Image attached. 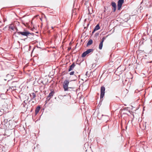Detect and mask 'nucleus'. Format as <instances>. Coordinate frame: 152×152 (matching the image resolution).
I'll return each mask as SVG.
<instances>
[{
    "label": "nucleus",
    "instance_id": "obj_1",
    "mask_svg": "<svg viewBox=\"0 0 152 152\" xmlns=\"http://www.w3.org/2000/svg\"><path fill=\"white\" fill-rule=\"evenodd\" d=\"M30 32L28 31H17V33H14V35L16 37H18L20 35L22 36H26L27 38L28 37V36H29Z\"/></svg>",
    "mask_w": 152,
    "mask_h": 152
},
{
    "label": "nucleus",
    "instance_id": "obj_2",
    "mask_svg": "<svg viewBox=\"0 0 152 152\" xmlns=\"http://www.w3.org/2000/svg\"><path fill=\"white\" fill-rule=\"evenodd\" d=\"M69 83V81L68 79H66L64 81L63 83V86L64 90L65 91H69V88H71L72 89L74 88V87H68Z\"/></svg>",
    "mask_w": 152,
    "mask_h": 152
},
{
    "label": "nucleus",
    "instance_id": "obj_3",
    "mask_svg": "<svg viewBox=\"0 0 152 152\" xmlns=\"http://www.w3.org/2000/svg\"><path fill=\"white\" fill-rule=\"evenodd\" d=\"M105 88L104 86H102L100 89V98L99 104L102 102L105 93Z\"/></svg>",
    "mask_w": 152,
    "mask_h": 152
},
{
    "label": "nucleus",
    "instance_id": "obj_4",
    "mask_svg": "<svg viewBox=\"0 0 152 152\" xmlns=\"http://www.w3.org/2000/svg\"><path fill=\"white\" fill-rule=\"evenodd\" d=\"M142 37L141 41L140 42V43H141V44H143L144 43L147 41L149 42H151V39H150L148 37L147 38L145 36H143Z\"/></svg>",
    "mask_w": 152,
    "mask_h": 152
},
{
    "label": "nucleus",
    "instance_id": "obj_5",
    "mask_svg": "<svg viewBox=\"0 0 152 152\" xmlns=\"http://www.w3.org/2000/svg\"><path fill=\"white\" fill-rule=\"evenodd\" d=\"M124 3V0H118V1L117 4V9L118 10H120Z\"/></svg>",
    "mask_w": 152,
    "mask_h": 152
},
{
    "label": "nucleus",
    "instance_id": "obj_6",
    "mask_svg": "<svg viewBox=\"0 0 152 152\" xmlns=\"http://www.w3.org/2000/svg\"><path fill=\"white\" fill-rule=\"evenodd\" d=\"M109 118L108 115H104L103 114L102 115L101 119L106 122L108 121Z\"/></svg>",
    "mask_w": 152,
    "mask_h": 152
},
{
    "label": "nucleus",
    "instance_id": "obj_7",
    "mask_svg": "<svg viewBox=\"0 0 152 152\" xmlns=\"http://www.w3.org/2000/svg\"><path fill=\"white\" fill-rule=\"evenodd\" d=\"M111 5L113 7L112 9L113 12H115L117 8V5L116 3L112 1L111 2Z\"/></svg>",
    "mask_w": 152,
    "mask_h": 152
},
{
    "label": "nucleus",
    "instance_id": "obj_8",
    "mask_svg": "<svg viewBox=\"0 0 152 152\" xmlns=\"http://www.w3.org/2000/svg\"><path fill=\"white\" fill-rule=\"evenodd\" d=\"M30 96L31 99V100L35 99L36 96V94L34 93H31L29 94Z\"/></svg>",
    "mask_w": 152,
    "mask_h": 152
},
{
    "label": "nucleus",
    "instance_id": "obj_9",
    "mask_svg": "<svg viewBox=\"0 0 152 152\" xmlns=\"http://www.w3.org/2000/svg\"><path fill=\"white\" fill-rule=\"evenodd\" d=\"M53 91H51L49 94L47 98V99L48 101H49L50 99L52 97L54 94Z\"/></svg>",
    "mask_w": 152,
    "mask_h": 152
},
{
    "label": "nucleus",
    "instance_id": "obj_10",
    "mask_svg": "<svg viewBox=\"0 0 152 152\" xmlns=\"http://www.w3.org/2000/svg\"><path fill=\"white\" fill-rule=\"evenodd\" d=\"M75 66V64L74 62H73L72 64L69 66L68 69V71L70 72L72 70Z\"/></svg>",
    "mask_w": 152,
    "mask_h": 152
},
{
    "label": "nucleus",
    "instance_id": "obj_11",
    "mask_svg": "<svg viewBox=\"0 0 152 152\" xmlns=\"http://www.w3.org/2000/svg\"><path fill=\"white\" fill-rule=\"evenodd\" d=\"M10 130H6L5 132L4 135V136H9L11 133L10 132Z\"/></svg>",
    "mask_w": 152,
    "mask_h": 152
},
{
    "label": "nucleus",
    "instance_id": "obj_12",
    "mask_svg": "<svg viewBox=\"0 0 152 152\" xmlns=\"http://www.w3.org/2000/svg\"><path fill=\"white\" fill-rule=\"evenodd\" d=\"M40 109V107L39 106H38L36 108L35 110V114L36 115L39 112Z\"/></svg>",
    "mask_w": 152,
    "mask_h": 152
},
{
    "label": "nucleus",
    "instance_id": "obj_13",
    "mask_svg": "<svg viewBox=\"0 0 152 152\" xmlns=\"http://www.w3.org/2000/svg\"><path fill=\"white\" fill-rule=\"evenodd\" d=\"M78 72H77L75 73V74L73 76V78L74 79L72 80V81H75L77 79V74H78Z\"/></svg>",
    "mask_w": 152,
    "mask_h": 152
},
{
    "label": "nucleus",
    "instance_id": "obj_14",
    "mask_svg": "<svg viewBox=\"0 0 152 152\" xmlns=\"http://www.w3.org/2000/svg\"><path fill=\"white\" fill-rule=\"evenodd\" d=\"M93 43V40L92 39H90L88 42L87 44V45H86V46H88L89 45H91L92 44V43Z\"/></svg>",
    "mask_w": 152,
    "mask_h": 152
},
{
    "label": "nucleus",
    "instance_id": "obj_15",
    "mask_svg": "<svg viewBox=\"0 0 152 152\" xmlns=\"http://www.w3.org/2000/svg\"><path fill=\"white\" fill-rule=\"evenodd\" d=\"M103 42H100L99 46V50H101L102 48Z\"/></svg>",
    "mask_w": 152,
    "mask_h": 152
},
{
    "label": "nucleus",
    "instance_id": "obj_16",
    "mask_svg": "<svg viewBox=\"0 0 152 152\" xmlns=\"http://www.w3.org/2000/svg\"><path fill=\"white\" fill-rule=\"evenodd\" d=\"M16 86H12L11 87H10L8 89H7V91L10 90V89H11L12 90H14L15 89V88Z\"/></svg>",
    "mask_w": 152,
    "mask_h": 152
},
{
    "label": "nucleus",
    "instance_id": "obj_17",
    "mask_svg": "<svg viewBox=\"0 0 152 152\" xmlns=\"http://www.w3.org/2000/svg\"><path fill=\"white\" fill-rule=\"evenodd\" d=\"M94 50L93 49H88L87 50H86V51L87 52V53H88V54L91 53V52H92Z\"/></svg>",
    "mask_w": 152,
    "mask_h": 152
},
{
    "label": "nucleus",
    "instance_id": "obj_18",
    "mask_svg": "<svg viewBox=\"0 0 152 152\" xmlns=\"http://www.w3.org/2000/svg\"><path fill=\"white\" fill-rule=\"evenodd\" d=\"M95 30H97L100 28L99 26V24H97L94 27Z\"/></svg>",
    "mask_w": 152,
    "mask_h": 152
},
{
    "label": "nucleus",
    "instance_id": "obj_19",
    "mask_svg": "<svg viewBox=\"0 0 152 152\" xmlns=\"http://www.w3.org/2000/svg\"><path fill=\"white\" fill-rule=\"evenodd\" d=\"M88 54L86 52V51H85V52H84L82 55V57H85Z\"/></svg>",
    "mask_w": 152,
    "mask_h": 152
},
{
    "label": "nucleus",
    "instance_id": "obj_20",
    "mask_svg": "<svg viewBox=\"0 0 152 152\" xmlns=\"http://www.w3.org/2000/svg\"><path fill=\"white\" fill-rule=\"evenodd\" d=\"M151 4L152 3L150 1H148V4H147L146 6L148 7H150L152 6Z\"/></svg>",
    "mask_w": 152,
    "mask_h": 152
},
{
    "label": "nucleus",
    "instance_id": "obj_21",
    "mask_svg": "<svg viewBox=\"0 0 152 152\" xmlns=\"http://www.w3.org/2000/svg\"><path fill=\"white\" fill-rule=\"evenodd\" d=\"M9 28L10 29H11L12 30H14V27L12 26H9Z\"/></svg>",
    "mask_w": 152,
    "mask_h": 152
},
{
    "label": "nucleus",
    "instance_id": "obj_22",
    "mask_svg": "<svg viewBox=\"0 0 152 152\" xmlns=\"http://www.w3.org/2000/svg\"><path fill=\"white\" fill-rule=\"evenodd\" d=\"M16 83H17V82L13 81L12 83V84L13 86H16V85L15 84Z\"/></svg>",
    "mask_w": 152,
    "mask_h": 152
},
{
    "label": "nucleus",
    "instance_id": "obj_23",
    "mask_svg": "<svg viewBox=\"0 0 152 152\" xmlns=\"http://www.w3.org/2000/svg\"><path fill=\"white\" fill-rule=\"evenodd\" d=\"M12 75H11L10 74H8L7 75H6V77H10V78H12Z\"/></svg>",
    "mask_w": 152,
    "mask_h": 152
},
{
    "label": "nucleus",
    "instance_id": "obj_24",
    "mask_svg": "<svg viewBox=\"0 0 152 152\" xmlns=\"http://www.w3.org/2000/svg\"><path fill=\"white\" fill-rule=\"evenodd\" d=\"M106 37H103L102 39V41H101L102 42H103L104 40L105 39Z\"/></svg>",
    "mask_w": 152,
    "mask_h": 152
},
{
    "label": "nucleus",
    "instance_id": "obj_25",
    "mask_svg": "<svg viewBox=\"0 0 152 152\" xmlns=\"http://www.w3.org/2000/svg\"><path fill=\"white\" fill-rule=\"evenodd\" d=\"M74 73L75 72L74 71H72L71 72L69 73V75H74Z\"/></svg>",
    "mask_w": 152,
    "mask_h": 152
},
{
    "label": "nucleus",
    "instance_id": "obj_26",
    "mask_svg": "<svg viewBox=\"0 0 152 152\" xmlns=\"http://www.w3.org/2000/svg\"><path fill=\"white\" fill-rule=\"evenodd\" d=\"M3 96H5V95L4 94H1L0 96L1 97H2V98L3 97ZM2 99H5V98H2Z\"/></svg>",
    "mask_w": 152,
    "mask_h": 152
},
{
    "label": "nucleus",
    "instance_id": "obj_27",
    "mask_svg": "<svg viewBox=\"0 0 152 152\" xmlns=\"http://www.w3.org/2000/svg\"><path fill=\"white\" fill-rule=\"evenodd\" d=\"M96 30H95V29L94 28L92 32V34H93Z\"/></svg>",
    "mask_w": 152,
    "mask_h": 152
},
{
    "label": "nucleus",
    "instance_id": "obj_28",
    "mask_svg": "<svg viewBox=\"0 0 152 152\" xmlns=\"http://www.w3.org/2000/svg\"><path fill=\"white\" fill-rule=\"evenodd\" d=\"M31 34V35H32L33 36H34V34L33 33H30V34Z\"/></svg>",
    "mask_w": 152,
    "mask_h": 152
},
{
    "label": "nucleus",
    "instance_id": "obj_29",
    "mask_svg": "<svg viewBox=\"0 0 152 152\" xmlns=\"http://www.w3.org/2000/svg\"><path fill=\"white\" fill-rule=\"evenodd\" d=\"M27 39L26 38H25L24 39H22V40H23L24 41H26V39Z\"/></svg>",
    "mask_w": 152,
    "mask_h": 152
},
{
    "label": "nucleus",
    "instance_id": "obj_30",
    "mask_svg": "<svg viewBox=\"0 0 152 152\" xmlns=\"http://www.w3.org/2000/svg\"><path fill=\"white\" fill-rule=\"evenodd\" d=\"M17 31H19L18 30V29L17 28H16V32H15V33H17Z\"/></svg>",
    "mask_w": 152,
    "mask_h": 152
},
{
    "label": "nucleus",
    "instance_id": "obj_31",
    "mask_svg": "<svg viewBox=\"0 0 152 152\" xmlns=\"http://www.w3.org/2000/svg\"><path fill=\"white\" fill-rule=\"evenodd\" d=\"M98 34H99V33H96L95 34V35L96 36H97V35H98Z\"/></svg>",
    "mask_w": 152,
    "mask_h": 152
},
{
    "label": "nucleus",
    "instance_id": "obj_32",
    "mask_svg": "<svg viewBox=\"0 0 152 152\" xmlns=\"http://www.w3.org/2000/svg\"><path fill=\"white\" fill-rule=\"evenodd\" d=\"M77 76H78L79 78L80 77V75H78V74H77Z\"/></svg>",
    "mask_w": 152,
    "mask_h": 152
},
{
    "label": "nucleus",
    "instance_id": "obj_33",
    "mask_svg": "<svg viewBox=\"0 0 152 152\" xmlns=\"http://www.w3.org/2000/svg\"><path fill=\"white\" fill-rule=\"evenodd\" d=\"M71 49V48H68V50H69Z\"/></svg>",
    "mask_w": 152,
    "mask_h": 152
},
{
    "label": "nucleus",
    "instance_id": "obj_34",
    "mask_svg": "<svg viewBox=\"0 0 152 152\" xmlns=\"http://www.w3.org/2000/svg\"><path fill=\"white\" fill-rule=\"evenodd\" d=\"M88 72H87H87H86V75H87V74H88Z\"/></svg>",
    "mask_w": 152,
    "mask_h": 152
},
{
    "label": "nucleus",
    "instance_id": "obj_35",
    "mask_svg": "<svg viewBox=\"0 0 152 152\" xmlns=\"http://www.w3.org/2000/svg\"><path fill=\"white\" fill-rule=\"evenodd\" d=\"M105 11H106L105 10H104V12H105Z\"/></svg>",
    "mask_w": 152,
    "mask_h": 152
},
{
    "label": "nucleus",
    "instance_id": "obj_36",
    "mask_svg": "<svg viewBox=\"0 0 152 152\" xmlns=\"http://www.w3.org/2000/svg\"><path fill=\"white\" fill-rule=\"evenodd\" d=\"M51 28H52V29H53V27L52 26V27H51Z\"/></svg>",
    "mask_w": 152,
    "mask_h": 152
},
{
    "label": "nucleus",
    "instance_id": "obj_37",
    "mask_svg": "<svg viewBox=\"0 0 152 152\" xmlns=\"http://www.w3.org/2000/svg\"><path fill=\"white\" fill-rule=\"evenodd\" d=\"M104 10H105L106 9V7H104Z\"/></svg>",
    "mask_w": 152,
    "mask_h": 152
},
{
    "label": "nucleus",
    "instance_id": "obj_38",
    "mask_svg": "<svg viewBox=\"0 0 152 152\" xmlns=\"http://www.w3.org/2000/svg\"><path fill=\"white\" fill-rule=\"evenodd\" d=\"M18 43H20V42L19 41H18Z\"/></svg>",
    "mask_w": 152,
    "mask_h": 152
},
{
    "label": "nucleus",
    "instance_id": "obj_39",
    "mask_svg": "<svg viewBox=\"0 0 152 152\" xmlns=\"http://www.w3.org/2000/svg\"><path fill=\"white\" fill-rule=\"evenodd\" d=\"M32 103H34V101H32Z\"/></svg>",
    "mask_w": 152,
    "mask_h": 152
},
{
    "label": "nucleus",
    "instance_id": "obj_40",
    "mask_svg": "<svg viewBox=\"0 0 152 152\" xmlns=\"http://www.w3.org/2000/svg\"><path fill=\"white\" fill-rule=\"evenodd\" d=\"M23 102H24V103H25V101H24Z\"/></svg>",
    "mask_w": 152,
    "mask_h": 152
},
{
    "label": "nucleus",
    "instance_id": "obj_41",
    "mask_svg": "<svg viewBox=\"0 0 152 152\" xmlns=\"http://www.w3.org/2000/svg\"><path fill=\"white\" fill-rule=\"evenodd\" d=\"M40 19L41 20V21H42V19H41V18H40Z\"/></svg>",
    "mask_w": 152,
    "mask_h": 152
},
{
    "label": "nucleus",
    "instance_id": "obj_42",
    "mask_svg": "<svg viewBox=\"0 0 152 152\" xmlns=\"http://www.w3.org/2000/svg\"><path fill=\"white\" fill-rule=\"evenodd\" d=\"M80 63L79 64H79V65H80Z\"/></svg>",
    "mask_w": 152,
    "mask_h": 152
},
{
    "label": "nucleus",
    "instance_id": "obj_43",
    "mask_svg": "<svg viewBox=\"0 0 152 152\" xmlns=\"http://www.w3.org/2000/svg\"><path fill=\"white\" fill-rule=\"evenodd\" d=\"M78 59H77V61H78Z\"/></svg>",
    "mask_w": 152,
    "mask_h": 152
},
{
    "label": "nucleus",
    "instance_id": "obj_44",
    "mask_svg": "<svg viewBox=\"0 0 152 152\" xmlns=\"http://www.w3.org/2000/svg\"><path fill=\"white\" fill-rule=\"evenodd\" d=\"M152 61L150 62V63H151Z\"/></svg>",
    "mask_w": 152,
    "mask_h": 152
}]
</instances>
